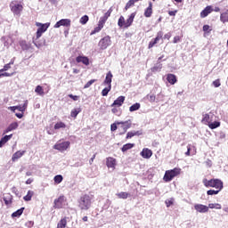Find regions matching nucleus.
<instances>
[{"instance_id": "obj_1", "label": "nucleus", "mask_w": 228, "mask_h": 228, "mask_svg": "<svg viewBox=\"0 0 228 228\" xmlns=\"http://www.w3.org/2000/svg\"><path fill=\"white\" fill-rule=\"evenodd\" d=\"M203 184L206 188H216V190H224V182H222V180L218 178H213L210 180L204 178Z\"/></svg>"}, {"instance_id": "obj_2", "label": "nucleus", "mask_w": 228, "mask_h": 228, "mask_svg": "<svg viewBox=\"0 0 228 228\" xmlns=\"http://www.w3.org/2000/svg\"><path fill=\"white\" fill-rule=\"evenodd\" d=\"M78 208L83 211H88L92 208V198L88 194H84L78 200Z\"/></svg>"}, {"instance_id": "obj_3", "label": "nucleus", "mask_w": 228, "mask_h": 228, "mask_svg": "<svg viewBox=\"0 0 228 228\" xmlns=\"http://www.w3.org/2000/svg\"><path fill=\"white\" fill-rule=\"evenodd\" d=\"M181 175V168L179 167H175L173 169L167 170L165 172L163 181H165V183H170V181H172L174 177H177V175Z\"/></svg>"}, {"instance_id": "obj_4", "label": "nucleus", "mask_w": 228, "mask_h": 228, "mask_svg": "<svg viewBox=\"0 0 228 228\" xmlns=\"http://www.w3.org/2000/svg\"><path fill=\"white\" fill-rule=\"evenodd\" d=\"M10 8L13 15L18 16H20V13H22V10H24V6H22V4H20L17 0H13L10 3Z\"/></svg>"}, {"instance_id": "obj_5", "label": "nucleus", "mask_w": 228, "mask_h": 228, "mask_svg": "<svg viewBox=\"0 0 228 228\" xmlns=\"http://www.w3.org/2000/svg\"><path fill=\"white\" fill-rule=\"evenodd\" d=\"M36 26L38 28L37 32H36V38L38 40L47 29H49V27L51 26V23H40V22H36Z\"/></svg>"}, {"instance_id": "obj_6", "label": "nucleus", "mask_w": 228, "mask_h": 228, "mask_svg": "<svg viewBox=\"0 0 228 228\" xmlns=\"http://www.w3.org/2000/svg\"><path fill=\"white\" fill-rule=\"evenodd\" d=\"M69 147H70V142L66 141V142H57L54 145H53V149L55 151H59L60 152H65V151H67V149H69Z\"/></svg>"}, {"instance_id": "obj_7", "label": "nucleus", "mask_w": 228, "mask_h": 228, "mask_svg": "<svg viewBox=\"0 0 228 228\" xmlns=\"http://www.w3.org/2000/svg\"><path fill=\"white\" fill-rule=\"evenodd\" d=\"M98 45L100 49H102V51H104V49H108V47L111 45V37L110 36L104 37L99 41Z\"/></svg>"}, {"instance_id": "obj_8", "label": "nucleus", "mask_w": 228, "mask_h": 228, "mask_svg": "<svg viewBox=\"0 0 228 228\" xmlns=\"http://www.w3.org/2000/svg\"><path fill=\"white\" fill-rule=\"evenodd\" d=\"M65 202H67V198H65V195H61L59 198L55 199L53 201L54 209H61Z\"/></svg>"}, {"instance_id": "obj_9", "label": "nucleus", "mask_w": 228, "mask_h": 228, "mask_svg": "<svg viewBox=\"0 0 228 228\" xmlns=\"http://www.w3.org/2000/svg\"><path fill=\"white\" fill-rule=\"evenodd\" d=\"M117 124L118 126H121V128L123 129V133H120V134H125V133H127V129H131V126H133L131 119L126 121H117Z\"/></svg>"}, {"instance_id": "obj_10", "label": "nucleus", "mask_w": 228, "mask_h": 228, "mask_svg": "<svg viewBox=\"0 0 228 228\" xmlns=\"http://www.w3.org/2000/svg\"><path fill=\"white\" fill-rule=\"evenodd\" d=\"M70 22L71 21L69 19H62L57 21L53 28H61V26H64L65 28H70Z\"/></svg>"}, {"instance_id": "obj_11", "label": "nucleus", "mask_w": 228, "mask_h": 228, "mask_svg": "<svg viewBox=\"0 0 228 228\" xmlns=\"http://www.w3.org/2000/svg\"><path fill=\"white\" fill-rule=\"evenodd\" d=\"M106 165L108 168H112V170H115V167H117V159L112 157H108L106 159Z\"/></svg>"}, {"instance_id": "obj_12", "label": "nucleus", "mask_w": 228, "mask_h": 228, "mask_svg": "<svg viewBox=\"0 0 228 228\" xmlns=\"http://www.w3.org/2000/svg\"><path fill=\"white\" fill-rule=\"evenodd\" d=\"M194 209L198 211V213H208V211H209V208L202 204L194 205Z\"/></svg>"}, {"instance_id": "obj_13", "label": "nucleus", "mask_w": 228, "mask_h": 228, "mask_svg": "<svg viewBox=\"0 0 228 228\" xmlns=\"http://www.w3.org/2000/svg\"><path fill=\"white\" fill-rule=\"evenodd\" d=\"M141 156L144 159H151V158H152V151L149 150L148 148H144L141 151Z\"/></svg>"}, {"instance_id": "obj_14", "label": "nucleus", "mask_w": 228, "mask_h": 228, "mask_svg": "<svg viewBox=\"0 0 228 228\" xmlns=\"http://www.w3.org/2000/svg\"><path fill=\"white\" fill-rule=\"evenodd\" d=\"M125 101H126V96H119L114 101V102L110 106L111 108L115 106H118V108H120V106L124 104Z\"/></svg>"}, {"instance_id": "obj_15", "label": "nucleus", "mask_w": 228, "mask_h": 228, "mask_svg": "<svg viewBox=\"0 0 228 228\" xmlns=\"http://www.w3.org/2000/svg\"><path fill=\"white\" fill-rule=\"evenodd\" d=\"M76 61L77 63H83L86 66L90 65V59H88V57L86 56H81V55L77 56L76 58Z\"/></svg>"}, {"instance_id": "obj_16", "label": "nucleus", "mask_w": 228, "mask_h": 228, "mask_svg": "<svg viewBox=\"0 0 228 228\" xmlns=\"http://www.w3.org/2000/svg\"><path fill=\"white\" fill-rule=\"evenodd\" d=\"M24 154H26V151H16L12 157V161L15 163V161H18L19 159H20V158H22Z\"/></svg>"}, {"instance_id": "obj_17", "label": "nucleus", "mask_w": 228, "mask_h": 228, "mask_svg": "<svg viewBox=\"0 0 228 228\" xmlns=\"http://www.w3.org/2000/svg\"><path fill=\"white\" fill-rule=\"evenodd\" d=\"M213 12V7L211 5H208L201 12H200V18L206 19L209 13Z\"/></svg>"}, {"instance_id": "obj_18", "label": "nucleus", "mask_w": 228, "mask_h": 228, "mask_svg": "<svg viewBox=\"0 0 228 228\" xmlns=\"http://www.w3.org/2000/svg\"><path fill=\"white\" fill-rule=\"evenodd\" d=\"M4 201L5 206H11V204L13 202V196L10 193L4 194Z\"/></svg>"}, {"instance_id": "obj_19", "label": "nucleus", "mask_w": 228, "mask_h": 228, "mask_svg": "<svg viewBox=\"0 0 228 228\" xmlns=\"http://www.w3.org/2000/svg\"><path fill=\"white\" fill-rule=\"evenodd\" d=\"M113 79V74L111 73V71H109L106 74V77L103 81V85H107V86H110L111 87V81Z\"/></svg>"}, {"instance_id": "obj_20", "label": "nucleus", "mask_w": 228, "mask_h": 228, "mask_svg": "<svg viewBox=\"0 0 228 228\" xmlns=\"http://www.w3.org/2000/svg\"><path fill=\"white\" fill-rule=\"evenodd\" d=\"M167 81L171 85L177 83V77L172 73L167 75Z\"/></svg>"}, {"instance_id": "obj_21", "label": "nucleus", "mask_w": 228, "mask_h": 228, "mask_svg": "<svg viewBox=\"0 0 228 228\" xmlns=\"http://www.w3.org/2000/svg\"><path fill=\"white\" fill-rule=\"evenodd\" d=\"M134 17H136V12H133L131 13V15L129 16V18L126 20V24H125V28H127L130 26H132L134 20Z\"/></svg>"}, {"instance_id": "obj_22", "label": "nucleus", "mask_w": 228, "mask_h": 228, "mask_svg": "<svg viewBox=\"0 0 228 228\" xmlns=\"http://www.w3.org/2000/svg\"><path fill=\"white\" fill-rule=\"evenodd\" d=\"M144 17H146L147 19L152 17V2H150L149 6L145 9Z\"/></svg>"}, {"instance_id": "obj_23", "label": "nucleus", "mask_w": 228, "mask_h": 228, "mask_svg": "<svg viewBox=\"0 0 228 228\" xmlns=\"http://www.w3.org/2000/svg\"><path fill=\"white\" fill-rule=\"evenodd\" d=\"M69 217L65 216L63 218H61L59 223L57 224V227L56 228H65L67 227V219Z\"/></svg>"}, {"instance_id": "obj_24", "label": "nucleus", "mask_w": 228, "mask_h": 228, "mask_svg": "<svg viewBox=\"0 0 228 228\" xmlns=\"http://www.w3.org/2000/svg\"><path fill=\"white\" fill-rule=\"evenodd\" d=\"M140 134H142V133H140V131H134V132L131 131L126 134V139L131 140V138H133V136H140Z\"/></svg>"}, {"instance_id": "obj_25", "label": "nucleus", "mask_w": 228, "mask_h": 228, "mask_svg": "<svg viewBox=\"0 0 228 228\" xmlns=\"http://www.w3.org/2000/svg\"><path fill=\"white\" fill-rule=\"evenodd\" d=\"M17 127H19V123L13 122L5 129L4 133H10V131H14V129H17Z\"/></svg>"}, {"instance_id": "obj_26", "label": "nucleus", "mask_w": 228, "mask_h": 228, "mask_svg": "<svg viewBox=\"0 0 228 228\" xmlns=\"http://www.w3.org/2000/svg\"><path fill=\"white\" fill-rule=\"evenodd\" d=\"M13 136V134H10V135H5L4 136L1 140H0V147H3V145H4V143H6L9 140H12V137Z\"/></svg>"}, {"instance_id": "obj_27", "label": "nucleus", "mask_w": 228, "mask_h": 228, "mask_svg": "<svg viewBox=\"0 0 228 228\" xmlns=\"http://www.w3.org/2000/svg\"><path fill=\"white\" fill-rule=\"evenodd\" d=\"M24 208H21L20 209H18L17 211L13 212L12 214V218H19V216H20L22 215V213H24Z\"/></svg>"}, {"instance_id": "obj_28", "label": "nucleus", "mask_w": 228, "mask_h": 228, "mask_svg": "<svg viewBox=\"0 0 228 228\" xmlns=\"http://www.w3.org/2000/svg\"><path fill=\"white\" fill-rule=\"evenodd\" d=\"M33 195H35V191H28L27 195L23 197V200H25V202H29V200H31L33 198Z\"/></svg>"}, {"instance_id": "obj_29", "label": "nucleus", "mask_w": 228, "mask_h": 228, "mask_svg": "<svg viewBox=\"0 0 228 228\" xmlns=\"http://www.w3.org/2000/svg\"><path fill=\"white\" fill-rule=\"evenodd\" d=\"M133 147H134V143H126L123 145L121 151L122 152H127V151L133 149Z\"/></svg>"}, {"instance_id": "obj_30", "label": "nucleus", "mask_w": 228, "mask_h": 228, "mask_svg": "<svg viewBox=\"0 0 228 228\" xmlns=\"http://www.w3.org/2000/svg\"><path fill=\"white\" fill-rule=\"evenodd\" d=\"M16 110H18V111H21V112L26 111V110H28V100L25 101V102L22 106L21 105L16 106Z\"/></svg>"}, {"instance_id": "obj_31", "label": "nucleus", "mask_w": 228, "mask_h": 228, "mask_svg": "<svg viewBox=\"0 0 228 228\" xmlns=\"http://www.w3.org/2000/svg\"><path fill=\"white\" fill-rule=\"evenodd\" d=\"M141 105L139 102H136L134 104H133L132 106L129 107V111L131 113H133V111H138V110H140Z\"/></svg>"}, {"instance_id": "obj_32", "label": "nucleus", "mask_w": 228, "mask_h": 228, "mask_svg": "<svg viewBox=\"0 0 228 228\" xmlns=\"http://www.w3.org/2000/svg\"><path fill=\"white\" fill-rule=\"evenodd\" d=\"M79 113H81V108L73 109L70 112V117H72V118H76Z\"/></svg>"}, {"instance_id": "obj_33", "label": "nucleus", "mask_w": 228, "mask_h": 228, "mask_svg": "<svg viewBox=\"0 0 228 228\" xmlns=\"http://www.w3.org/2000/svg\"><path fill=\"white\" fill-rule=\"evenodd\" d=\"M118 26L119 28H126V19L124 16H120L118 20Z\"/></svg>"}, {"instance_id": "obj_34", "label": "nucleus", "mask_w": 228, "mask_h": 228, "mask_svg": "<svg viewBox=\"0 0 228 228\" xmlns=\"http://www.w3.org/2000/svg\"><path fill=\"white\" fill-rule=\"evenodd\" d=\"M65 127H67V125H65V123L60 121V122H57L55 125H54V129L55 130H58V129H65Z\"/></svg>"}, {"instance_id": "obj_35", "label": "nucleus", "mask_w": 228, "mask_h": 228, "mask_svg": "<svg viewBox=\"0 0 228 228\" xmlns=\"http://www.w3.org/2000/svg\"><path fill=\"white\" fill-rule=\"evenodd\" d=\"M12 65H13V61H11L9 63L5 64L4 68L0 69V72H6V70H10V69H12Z\"/></svg>"}, {"instance_id": "obj_36", "label": "nucleus", "mask_w": 228, "mask_h": 228, "mask_svg": "<svg viewBox=\"0 0 228 228\" xmlns=\"http://www.w3.org/2000/svg\"><path fill=\"white\" fill-rule=\"evenodd\" d=\"M209 209H222V205L219 203H209L208 204Z\"/></svg>"}, {"instance_id": "obj_37", "label": "nucleus", "mask_w": 228, "mask_h": 228, "mask_svg": "<svg viewBox=\"0 0 228 228\" xmlns=\"http://www.w3.org/2000/svg\"><path fill=\"white\" fill-rule=\"evenodd\" d=\"M220 20L221 22H223L224 24H225V22H228V12H223L220 15Z\"/></svg>"}, {"instance_id": "obj_38", "label": "nucleus", "mask_w": 228, "mask_h": 228, "mask_svg": "<svg viewBox=\"0 0 228 228\" xmlns=\"http://www.w3.org/2000/svg\"><path fill=\"white\" fill-rule=\"evenodd\" d=\"M110 92H111V86H107V87H105L104 89H102V97H107L108 94H110Z\"/></svg>"}, {"instance_id": "obj_39", "label": "nucleus", "mask_w": 228, "mask_h": 228, "mask_svg": "<svg viewBox=\"0 0 228 228\" xmlns=\"http://www.w3.org/2000/svg\"><path fill=\"white\" fill-rule=\"evenodd\" d=\"M36 94H37V95H41L44 96L45 93H44V87H42L41 86H37L35 89Z\"/></svg>"}, {"instance_id": "obj_40", "label": "nucleus", "mask_w": 228, "mask_h": 228, "mask_svg": "<svg viewBox=\"0 0 228 228\" xmlns=\"http://www.w3.org/2000/svg\"><path fill=\"white\" fill-rule=\"evenodd\" d=\"M129 193L128 192H124V191H121V192H119V193H118L117 194V197L118 198V199H124V200H126V199H127L128 197H129Z\"/></svg>"}, {"instance_id": "obj_41", "label": "nucleus", "mask_w": 228, "mask_h": 228, "mask_svg": "<svg viewBox=\"0 0 228 228\" xmlns=\"http://www.w3.org/2000/svg\"><path fill=\"white\" fill-rule=\"evenodd\" d=\"M53 181L55 184H60L63 181V176L61 175H57L54 176Z\"/></svg>"}, {"instance_id": "obj_42", "label": "nucleus", "mask_w": 228, "mask_h": 228, "mask_svg": "<svg viewBox=\"0 0 228 228\" xmlns=\"http://www.w3.org/2000/svg\"><path fill=\"white\" fill-rule=\"evenodd\" d=\"M202 124H205L206 126H209V114L203 115V118L201 120Z\"/></svg>"}, {"instance_id": "obj_43", "label": "nucleus", "mask_w": 228, "mask_h": 228, "mask_svg": "<svg viewBox=\"0 0 228 228\" xmlns=\"http://www.w3.org/2000/svg\"><path fill=\"white\" fill-rule=\"evenodd\" d=\"M208 127L210 129H216V127H220V122L215 121L213 123H208Z\"/></svg>"}, {"instance_id": "obj_44", "label": "nucleus", "mask_w": 228, "mask_h": 228, "mask_svg": "<svg viewBox=\"0 0 228 228\" xmlns=\"http://www.w3.org/2000/svg\"><path fill=\"white\" fill-rule=\"evenodd\" d=\"M90 18L88 17V15H84L80 18L79 22L80 24L85 25L86 24V22H88Z\"/></svg>"}, {"instance_id": "obj_45", "label": "nucleus", "mask_w": 228, "mask_h": 228, "mask_svg": "<svg viewBox=\"0 0 228 228\" xmlns=\"http://www.w3.org/2000/svg\"><path fill=\"white\" fill-rule=\"evenodd\" d=\"M220 191H222V190L216 189L215 190H208L207 191V195H218V193H220Z\"/></svg>"}, {"instance_id": "obj_46", "label": "nucleus", "mask_w": 228, "mask_h": 228, "mask_svg": "<svg viewBox=\"0 0 228 228\" xmlns=\"http://www.w3.org/2000/svg\"><path fill=\"white\" fill-rule=\"evenodd\" d=\"M163 38V31H159L157 33V37L154 38L156 43L158 44L159 42V40H161Z\"/></svg>"}, {"instance_id": "obj_47", "label": "nucleus", "mask_w": 228, "mask_h": 228, "mask_svg": "<svg viewBox=\"0 0 228 228\" xmlns=\"http://www.w3.org/2000/svg\"><path fill=\"white\" fill-rule=\"evenodd\" d=\"M163 38V31H159L157 33V37L154 38L156 43L158 44L159 42V40H161Z\"/></svg>"}, {"instance_id": "obj_48", "label": "nucleus", "mask_w": 228, "mask_h": 228, "mask_svg": "<svg viewBox=\"0 0 228 228\" xmlns=\"http://www.w3.org/2000/svg\"><path fill=\"white\" fill-rule=\"evenodd\" d=\"M163 38V31H159L157 33V37L154 38L156 43L158 44L159 42V40H161Z\"/></svg>"}, {"instance_id": "obj_49", "label": "nucleus", "mask_w": 228, "mask_h": 228, "mask_svg": "<svg viewBox=\"0 0 228 228\" xmlns=\"http://www.w3.org/2000/svg\"><path fill=\"white\" fill-rule=\"evenodd\" d=\"M95 81H97V79H91V80H89V81L84 86V88H90V86H92V85H94V83H95Z\"/></svg>"}, {"instance_id": "obj_50", "label": "nucleus", "mask_w": 228, "mask_h": 228, "mask_svg": "<svg viewBox=\"0 0 228 228\" xmlns=\"http://www.w3.org/2000/svg\"><path fill=\"white\" fill-rule=\"evenodd\" d=\"M213 86H215V88L220 87L222 86V83H220V78H217L215 81H213Z\"/></svg>"}, {"instance_id": "obj_51", "label": "nucleus", "mask_w": 228, "mask_h": 228, "mask_svg": "<svg viewBox=\"0 0 228 228\" xmlns=\"http://www.w3.org/2000/svg\"><path fill=\"white\" fill-rule=\"evenodd\" d=\"M113 12V8H110L107 12H105V14L103 15V17H105L106 19H108L109 17H111V13Z\"/></svg>"}, {"instance_id": "obj_52", "label": "nucleus", "mask_w": 228, "mask_h": 228, "mask_svg": "<svg viewBox=\"0 0 228 228\" xmlns=\"http://www.w3.org/2000/svg\"><path fill=\"white\" fill-rule=\"evenodd\" d=\"M2 77H12L13 76V73H8V72H1Z\"/></svg>"}, {"instance_id": "obj_53", "label": "nucleus", "mask_w": 228, "mask_h": 228, "mask_svg": "<svg viewBox=\"0 0 228 228\" xmlns=\"http://www.w3.org/2000/svg\"><path fill=\"white\" fill-rule=\"evenodd\" d=\"M118 124H117V122L111 124L110 131H112V132L116 131L118 128Z\"/></svg>"}, {"instance_id": "obj_54", "label": "nucleus", "mask_w": 228, "mask_h": 228, "mask_svg": "<svg viewBox=\"0 0 228 228\" xmlns=\"http://www.w3.org/2000/svg\"><path fill=\"white\" fill-rule=\"evenodd\" d=\"M156 44H158V43L156 42L155 39L151 40V41L149 43V45H148V48H149V49H152V47H153Z\"/></svg>"}, {"instance_id": "obj_55", "label": "nucleus", "mask_w": 228, "mask_h": 228, "mask_svg": "<svg viewBox=\"0 0 228 228\" xmlns=\"http://www.w3.org/2000/svg\"><path fill=\"white\" fill-rule=\"evenodd\" d=\"M101 29H102L101 27L97 26L96 28H94V29L92 31L91 35H95V33H99V31H101Z\"/></svg>"}, {"instance_id": "obj_56", "label": "nucleus", "mask_w": 228, "mask_h": 228, "mask_svg": "<svg viewBox=\"0 0 228 228\" xmlns=\"http://www.w3.org/2000/svg\"><path fill=\"white\" fill-rule=\"evenodd\" d=\"M178 42H181V37L176 36L173 39V44H177Z\"/></svg>"}, {"instance_id": "obj_57", "label": "nucleus", "mask_w": 228, "mask_h": 228, "mask_svg": "<svg viewBox=\"0 0 228 228\" xmlns=\"http://www.w3.org/2000/svg\"><path fill=\"white\" fill-rule=\"evenodd\" d=\"M191 145H187V151L185 152V156H191Z\"/></svg>"}, {"instance_id": "obj_58", "label": "nucleus", "mask_w": 228, "mask_h": 228, "mask_svg": "<svg viewBox=\"0 0 228 228\" xmlns=\"http://www.w3.org/2000/svg\"><path fill=\"white\" fill-rule=\"evenodd\" d=\"M111 112H112L114 115H118V108L113 107V108L111 109Z\"/></svg>"}, {"instance_id": "obj_59", "label": "nucleus", "mask_w": 228, "mask_h": 228, "mask_svg": "<svg viewBox=\"0 0 228 228\" xmlns=\"http://www.w3.org/2000/svg\"><path fill=\"white\" fill-rule=\"evenodd\" d=\"M69 99H72L73 101H77L79 99V96L69 94Z\"/></svg>"}, {"instance_id": "obj_60", "label": "nucleus", "mask_w": 228, "mask_h": 228, "mask_svg": "<svg viewBox=\"0 0 228 228\" xmlns=\"http://www.w3.org/2000/svg\"><path fill=\"white\" fill-rule=\"evenodd\" d=\"M203 31L209 33V31H211V29H209V25H204L203 26Z\"/></svg>"}, {"instance_id": "obj_61", "label": "nucleus", "mask_w": 228, "mask_h": 228, "mask_svg": "<svg viewBox=\"0 0 228 228\" xmlns=\"http://www.w3.org/2000/svg\"><path fill=\"white\" fill-rule=\"evenodd\" d=\"M97 156V153H94V155H93V157L90 159V160H89V164L90 165H93V163H94V160L95 159V157Z\"/></svg>"}, {"instance_id": "obj_62", "label": "nucleus", "mask_w": 228, "mask_h": 228, "mask_svg": "<svg viewBox=\"0 0 228 228\" xmlns=\"http://www.w3.org/2000/svg\"><path fill=\"white\" fill-rule=\"evenodd\" d=\"M175 13H177V11H169L168 12V15H170V17H175Z\"/></svg>"}, {"instance_id": "obj_63", "label": "nucleus", "mask_w": 228, "mask_h": 228, "mask_svg": "<svg viewBox=\"0 0 228 228\" xmlns=\"http://www.w3.org/2000/svg\"><path fill=\"white\" fill-rule=\"evenodd\" d=\"M26 225H28V227H33V225H35V222L28 221V222H27Z\"/></svg>"}, {"instance_id": "obj_64", "label": "nucleus", "mask_w": 228, "mask_h": 228, "mask_svg": "<svg viewBox=\"0 0 228 228\" xmlns=\"http://www.w3.org/2000/svg\"><path fill=\"white\" fill-rule=\"evenodd\" d=\"M104 24L105 23L100 20L98 22V27H100L102 29V28H104Z\"/></svg>"}]
</instances>
